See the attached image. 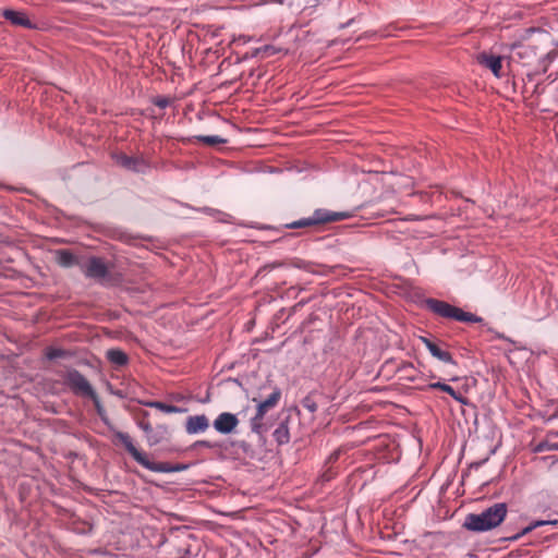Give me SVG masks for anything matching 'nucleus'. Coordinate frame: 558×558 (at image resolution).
Here are the masks:
<instances>
[{
	"label": "nucleus",
	"mask_w": 558,
	"mask_h": 558,
	"mask_svg": "<svg viewBox=\"0 0 558 558\" xmlns=\"http://www.w3.org/2000/svg\"><path fill=\"white\" fill-rule=\"evenodd\" d=\"M272 436L278 445H286L290 441V432L287 420L277 426Z\"/></svg>",
	"instance_id": "f3484780"
},
{
	"label": "nucleus",
	"mask_w": 558,
	"mask_h": 558,
	"mask_svg": "<svg viewBox=\"0 0 558 558\" xmlns=\"http://www.w3.org/2000/svg\"><path fill=\"white\" fill-rule=\"evenodd\" d=\"M86 278L104 280L108 277L109 271L105 262L100 257H90L83 268Z\"/></svg>",
	"instance_id": "423d86ee"
},
{
	"label": "nucleus",
	"mask_w": 558,
	"mask_h": 558,
	"mask_svg": "<svg viewBox=\"0 0 558 558\" xmlns=\"http://www.w3.org/2000/svg\"><path fill=\"white\" fill-rule=\"evenodd\" d=\"M57 263L62 267H71L77 264L76 256L69 250H59L56 253Z\"/></svg>",
	"instance_id": "6ab92c4d"
},
{
	"label": "nucleus",
	"mask_w": 558,
	"mask_h": 558,
	"mask_svg": "<svg viewBox=\"0 0 558 558\" xmlns=\"http://www.w3.org/2000/svg\"><path fill=\"white\" fill-rule=\"evenodd\" d=\"M113 159L119 166L133 172H145L149 167L145 159L125 154H117Z\"/></svg>",
	"instance_id": "0eeeda50"
},
{
	"label": "nucleus",
	"mask_w": 558,
	"mask_h": 558,
	"mask_svg": "<svg viewBox=\"0 0 558 558\" xmlns=\"http://www.w3.org/2000/svg\"><path fill=\"white\" fill-rule=\"evenodd\" d=\"M515 54L522 60L524 65H532L538 59L536 47L532 45L519 46Z\"/></svg>",
	"instance_id": "4468645a"
},
{
	"label": "nucleus",
	"mask_w": 558,
	"mask_h": 558,
	"mask_svg": "<svg viewBox=\"0 0 558 558\" xmlns=\"http://www.w3.org/2000/svg\"><path fill=\"white\" fill-rule=\"evenodd\" d=\"M114 436L123 444L124 448L132 456V458L138 464L144 466L145 469L153 471V472H160V473L171 472L174 470L168 463H163V462L156 463V462L149 461L147 456L144 452L140 451L134 446L132 438L129 436V434L117 430V432H114Z\"/></svg>",
	"instance_id": "7ed1b4c3"
},
{
	"label": "nucleus",
	"mask_w": 558,
	"mask_h": 558,
	"mask_svg": "<svg viewBox=\"0 0 558 558\" xmlns=\"http://www.w3.org/2000/svg\"><path fill=\"white\" fill-rule=\"evenodd\" d=\"M154 105L160 109H165L170 105V99L165 96H158L153 100Z\"/></svg>",
	"instance_id": "cd10ccee"
},
{
	"label": "nucleus",
	"mask_w": 558,
	"mask_h": 558,
	"mask_svg": "<svg viewBox=\"0 0 558 558\" xmlns=\"http://www.w3.org/2000/svg\"><path fill=\"white\" fill-rule=\"evenodd\" d=\"M301 404L310 413H315L317 411V408H318L316 401L310 395L302 399Z\"/></svg>",
	"instance_id": "393cba45"
},
{
	"label": "nucleus",
	"mask_w": 558,
	"mask_h": 558,
	"mask_svg": "<svg viewBox=\"0 0 558 558\" xmlns=\"http://www.w3.org/2000/svg\"><path fill=\"white\" fill-rule=\"evenodd\" d=\"M194 138L208 146H215L227 143L226 138H222L218 135H197Z\"/></svg>",
	"instance_id": "4be33fe9"
},
{
	"label": "nucleus",
	"mask_w": 558,
	"mask_h": 558,
	"mask_svg": "<svg viewBox=\"0 0 558 558\" xmlns=\"http://www.w3.org/2000/svg\"><path fill=\"white\" fill-rule=\"evenodd\" d=\"M264 415L256 412V414L251 418V429L252 432L262 435L266 432V426L264 424Z\"/></svg>",
	"instance_id": "412c9836"
},
{
	"label": "nucleus",
	"mask_w": 558,
	"mask_h": 558,
	"mask_svg": "<svg viewBox=\"0 0 558 558\" xmlns=\"http://www.w3.org/2000/svg\"><path fill=\"white\" fill-rule=\"evenodd\" d=\"M548 523L547 521H534L532 522L531 524H529L527 526H525L524 529H522L519 533H517L515 535L509 537L510 541H518L520 539L522 536L526 535L527 533L532 532L534 529L541 526V525H544Z\"/></svg>",
	"instance_id": "5701e85b"
},
{
	"label": "nucleus",
	"mask_w": 558,
	"mask_h": 558,
	"mask_svg": "<svg viewBox=\"0 0 558 558\" xmlns=\"http://www.w3.org/2000/svg\"><path fill=\"white\" fill-rule=\"evenodd\" d=\"M477 62L484 68L490 70L496 77H501L502 58L486 52H482L476 57Z\"/></svg>",
	"instance_id": "9b49d317"
},
{
	"label": "nucleus",
	"mask_w": 558,
	"mask_h": 558,
	"mask_svg": "<svg viewBox=\"0 0 558 558\" xmlns=\"http://www.w3.org/2000/svg\"><path fill=\"white\" fill-rule=\"evenodd\" d=\"M106 356L108 361L116 366H123L129 362L126 353L120 349L108 350Z\"/></svg>",
	"instance_id": "a211bd4d"
},
{
	"label": "nucleus",
	"mask_w": 558,
	"mask_h": 558,
	"mask_svg": "<svg viewBox=\"0 0 558 558\" xmlns=\"http://www.w3.org/2000/svg\"><path fill=\"white\" fill-rule=\"evenodd\" d=\"M239 424V420L235 414L230 412L220 413L214 421V428L220 434L232 433Z\"/></svg>",
	"instance_id": "6e6552de"
},
{
	"label": "nucleus",
	"mask_w": 558,
	"mask_h": 558,
	"mask_svg": "<svg viewBox=\"0 0 558 558\" xmlns=\"http://www.w3.org/2000/svg\"><path fill=\"white\" fill-rule=\"evenodd\" d=\"M399 378L409 383H416L422 375L415 369L413 364L404 363L398 367Z\"/></svg>",
	"instance_id": "2eb2a0df"
},
{
	"label": "nucleus",
	"mask_w": 558,
	"mask_h": 558,
	"mask_svg": "<svg viewBox=\"0 0 558 558\" xmlns=\"http://www.w3.org/2000/svg\"><path fill=\"white\" fill-rule=\"evenodd\" d=\"M203 211L208 214V215H211V216H219V219L222 220V221H227V217H229V215L220 211V210H217V209H214V208H210V207H205L203 208Z\"/></svg>",
	"instance_id": "bb28decb"
},
{
	"label": "nucleus",
	"mask_w": 558,
	"mask_h": 558,
	"mask_svg": "<svg viewBox=\"0 0 558 558\" xmlns=\"http://www.w3.org/2000/svg\"><path fill=\"white\" fill-rule=\"evenodd\" d=\"M339 457H340V450H336V451H333V452L329 456V458H328V463H332V462L337 461V460L339 459Z\"/></svg>",
	"instance_id": "7c9ffc66"
},
{
	"label": "nucleus",
	"mask_w": 558,
	"mask_h": 558,
	"mask_svg": "<svg viewBox=\"0 0 558 558\" xmlns=\"http://www.w3.org/2000/svg\"><path fill=\"white\" fill-rule=\"evenodd\" d=\"M65 355V352L61 349H57V348H48L46 350V357L48 360H56V359H59V357H63Z\"/></svg>",
	"instance_id": "a878e982"
},
{
	"label": "nucleus",
	"mask_w": 558,
	"mask_h": 558,
	"mask_svg": "<svg viewBox=\"0 0 558 558\" xmlns=\"http://www.w3.org/2000/svg\"><path fill=\"white\" fill-rule=\"evenodd\" d=\"M2 16L9 21L11 24L15 26H21L27 29H35L37 28L36 24H34L25 12L22 11H15L12 9H4L2 11Z\"/></svg>",
	"instance_id": "9d476101"
},
{
	"label": "nucleus",
	"mask_w": 558,
	"mask_h": 558,
	"mask_svg": "<svg viewBox=\"0 0 558 558\" xmlns=\"http://www.w3.org/2000/svg\"><path fill=\"white\" fill-rule=\"evenodd\" d=\"M281 398V390L280 388L276 387L272 392L263 401H259L257 403V409H256V412L263 414L264 416L266 415V413L275 408L279 400Z\"/></svg>",
	"instance_id": "ddd939ff"
},
{
	"label": "nucleus",
	"mask_w": 558,
	"mask_h": 558,
	"mask_svg": "<svg viewBox=\"0 0 558 558\" xmlns=\"http://www.w3.org/2000/svg\"><path fill=\"white\" fill-rule=\"evenodd\" d=\"M351 215L348 211H332L325 208H318L314 210L312 216L295 220L287 225V228L299 229L313 226L325 225L335 221H341L350 218Z\"/></svg>",
	"instance_id": "20e7f679"
},
{
	"label": "nucleus",
	"mask_w": 558,
	"mask_h": 558,
	"mask_svg": "<svg viewBox=\"0 0 558 558\" xmlns=\"http://www.w3.org/2000/svg\"><path fill=\"white\" fill-rule=\"evenodd\" d=\"M508 512L505 502H497L481 513H469L465 517L463 526L472 532L490 531L501 524Z\"/></svg>",
	"instance_id": "f257e3e1"
},
{
	"label": "nucleus",
	"mask_w": 558,
	"mask_h": 558,
	"mask_svg": "<svg viewBox=\"0 0 558 558\" xmlns=\"http://www.w3.org/2000/svg\"><path fill=\"white\" fill-rule=\"evenodd\" d=\"M195 446H198V447H205V448H208V449H214V448H217L219 447L218 444L216 442H210L208 440H198Z\"/></svg>",
	"instance_id": "c85d7f7f"
},
{
	"label": "nucleus",
	"mask_w": 558,
	"mask_h": 558,
	"mask_svg": "<svg viewBox=\"0 0 558 558\" xmlns=\"http://www.w3.org/2000/svg\"><path fill=\"white\" fill-rule=\"evenodd\" d=\"M425 306L433 314L457 322L463 323H482L483 318L476 316L473 313L464 312L462 308L457 307L454 305L449 304L448 302L437 300V299H426Z\"/></svg>",
	"instance_id": "f03ea898"
},
{
	"label": "nucleus",
	"mask_w": 558,
	"mask_h": 558,
	"mask_svg": "<svg viewBox=\"0 0 558 558\" xmlns=\"http://www.w3.org/2000/svg\"><path fill=\"white\" fill-rule=\"evenodd\" d=\"M64 381L69 386V388L73 391V393L82 396V397L90 398L94 401L99 415H102L104 410H102V407L100 405L98 396L96 395L92 385L85 378L84 375H82L76 369H71L66 373V375L64 377Z\"/></svg>",
	"instance_id": "39448f33"
},
{
	"label": "nucleus",
	"mask_w": 558,
	"mask_h": 558,
	"mask_svg": "<svg viewBox=\"0 0 558 558\" xmlns=\"http://www.w3.org/2000/svg\"><path fill=\"white\" fill-rule=\"evenodd\" d=\"M282 49L277 48L272 45H265L256 50V54H262L264 57H271L279 53Z\"/></svg>",
	"instance_id": "b1692460"
},
{
	"label": "nucleus",
	"mask_w": 558,
	"mask_h": 558,
	"mask_svg": "<svg viewBox=\"0 0 558 558\" xmlns=\"http://www.w3.org/2000/svg\"><path fill=\"white\" fill-rule=\"evenodd\" d=\"M208 427L209 420L205 414L189 416L185 422V432L189 435L204 433Z\"/></svg>",
	"instance_id": "f8f14e48"
},
{
	"label": "nucleus",
	"mask_w": 558,
	"mask_h": 558,
	"mask_svg": "<svg viewBox=\"0 0 558 558\" xmlns=\"http://www.w3.org/2000/svg\"><path fill=\"white\" fill-rule=\"evenodd\" d=\"M323 476L325 477V480L329 481L333 475L331 473H325Z\"/></svg>",
	"instance_id": "2f4dec72"
},
{
	"label": "nucleus",
	"mask_w": 558,
	"mask_h": 558,
	"mask_svg": "<svg viewBox=\"0 0 558 558\" xmlns=\"http://www.w3.org/2000/svg\"><path fill=\"white\" fill-rule=\"evenodd\" d=\"M147 407L149 408H154V409H157L163 413H167V414H173V413H182L185 411V409H182V408H179V407H175V405H172V404H168V403H165V402H161V401H149L147 403H145Z\"/></svg>",
	"instance_id": "aec40b11"
},
{
	"label": "nucleus",
	"mask_w": 558,
	"mask_h": 558,
	"mask_svg": "<svg viewBox=\"0 0 558 558\" xmlns=\"http://www.w3.org/2000/svg\"><path fill=\"white\" fill-rule=\"evenodd\" d=\"M140 428H142L145 433L151 432V425L148 422L138 423Z\"/></svg>",
	"instance_id": "c756f323"
},
{
	"label": "nucleus",
	"mask_w": 558,
	"mask_h": 558,
	"mask_svg": "<svg viewBox=\"0 0 558 558\" xmlns=\"http://www.w3.org/2000/svg\"><path fill=\"white\" fill-rule=\"evenodd\" d=\"M427 389H438L450 395L456 401L461 404H466V398L457 392L450 385L442 381L430 383L426 386Z\"/></svg>",
	"instance_id": "dca6fc26"
},
{
	"label": "nucleus",
	"mask_w": 558,
	"mask_h": 558,
	"mask_svg": "<svg viewBox=\"0 0 558 558\" xmlns=\"http://www.w3.org/2000/svg\"><path fill=\"white\" fill-rule=\"evenodd\" d=\"M421 341L434 357L446 364L456 365V361L453 360L451 353L444 349L440 344L426 337H422Z\"/></svg>",
	"instance_id": "1a4fd4ad"
}]
</instances>
